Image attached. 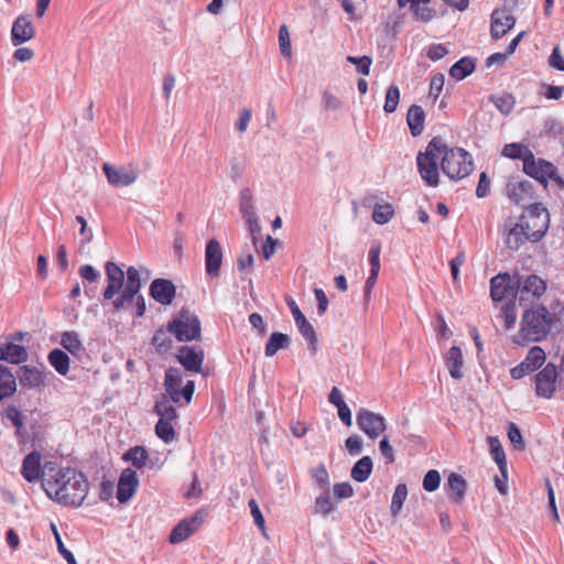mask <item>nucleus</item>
<instances>
[{"label": "nucleus", "mask_w": 564, "mask_h": 564, "mask_svg": "<svg viewBox=\"0 0 564 564\" xmlns=\"http://www.w3.org/2000/svg\"><path fill=\"white\" fill-rule=\"evenodd\" d=\"M61 345L64 349L74 356H78L84 350L79 335L74 330L62 333Z\"/></svg>", "instance_id": "obj_38"}, {"label": "nucleus", "mask_w": 564, "mask_h": 564, "mask_svg": "<svg viewBox=\"0 0 564 564\" xmlns=\"http://www.w3.org/2000/svg\"><path fill=\"white\" fill-rule=\"evenodd\" d=\"M176 294V288L172 281L155 279L150 285V295L162 305H170Z\"/></svg>", "instance_id": "obj_19"}, {"label": "nucleus", "mask_w": 564, "mask_h": 564, "mask_svg": "<svg viewBox=\"0 0 564 564\" xmlns=\"http://www.w3.org/2000/svg\"><path fill=\"white\" fill-rule=\"evenodd\" d=\"M505 243L510 250H518L525 241H530L522 223L508 218L503 225Z\"/></svg>", "instance_id": "obj_15"}, {"label": "nucleus", "mask_w": 564, "mask_h": 564, "mask_svg": "<svg viewBox=\"0 0 564 564\" xmlns=\"http://www.w3.org/2000/svg\"><path fill=\"white\" fill-rule=\"evenodd\" d=\"M431 0H414L411 11L416 20L427 22L432 19V10L427 7Z\"/></svg>", "instance_id": "obj_46"}, {"label": "nucleus", "mask_w": 564, "mask_h": 564, "mask_svg": "<svg viewBox=\"0 0 564 564\" xmlns=\"http://www.w3.org/2000/svg\"><path fill=\"white\" fill-rule=\"evenodd\" d=\"M44 466L41 467V454L39 452H31L28 454L22 463L21 474L29 482H34L39 479L43 481Z\"/></svg>", "instance_id": "obj_23"}, {"label": "nucleus", "mask_w": 564, "mask_h": 564, "mask_svg": "<svg viewBox=\"0 0 564 564\" xmlns=\"http://www.w3.org/2000/svg\"><path fill=\"white\" fill-rule=\"evenodd\" d=\"M441 167L451 180H462L474 170V160L470 153L462 148H447L444 143L442 150Z\"/></svg>", "instance_id": "obj_5"}, {"label": "nucleus", "mask_w": 564, "mask_h": 564, "mask_svg": "<svg viewBox=\"0 0 564 564\" xmlns=\"http://www.w3.org/2000/svg\"><path fill=\"white\" fill-rule=\"evenodd\" d=\"M497 318L502 321L503 328L506 330L512 329L518 318L516 303L513 301L503 303L500 307V313L497 315Z\"/></svg>", "instance_id": "obj_39"}, {"label": "nucleus", "mask_w": 564, "mask_h": 564, "mask_svg": "<svg viewBox=\"0 0 564 564\" xmlns=\"http://www.w3.org/2000/svg\"><path fill=\"white\" fill-rule=\"evenodd\" d=\"M516 19L503 9H496L491 14V36L496 40L501 39L513 28Z\"/></svg>", "instance_id": "obj_21"}, {"label": "nucleus", "mask_w": 564, "mask_h": 564, "mask_svg": "<svg viewBox=\"0 0 564 564\" xmlns=\"http://www.w3.org/2000/svg\"><path fill=\"white\" fill-rule=\"evenodd\" d=\"M279 46L281 54L284 57L291 58L292 56V48H291V40H290V33L286 28V25H281L279 30Z\"/></svg>", "instance_id": "obj_51"}, {"label": "nucleus", "mask_w": 564, "mask_h": 564, "mask_svg": "<svg viewBox=\"0 0 564 564\" xmlns=\"http://www.w3.org/2000/svg\"><path fill=\"white\" fill-rule=\"evenodd\" d=\"M380 247L375 246L369 250V262H370V272L373 274H379L380 271Z\"/></svg>", "instance_id": "obj_63"}, {"label": "nucleus", "mask_w": 564, "mask_h": 564, "mask_svg": "<svg viewBox=\"0 0 564 564\" xmlns=\"http://www.w3.org/2000/svg\"><path fill=\"white\" fill-rule=\"evenodd\" d=\"M492 102L501 113H509L514 107V98L510 94L491 97Z\"/></svg>", "instance_id": "obj_49"}, {"label": "nucleus", "mask_w": 564, "mask_h": 564, "mask_svg": "<svg viewBox=\"0 0 564 564\" xmlns=\"http://www.w3.org/2000/svg\"><path fill=\"white\" fill-rule=\"evenodd\" d=\"M474 70V61L469 57H463L451 67L449 75L457 80H462L470 75Z\"/></svg>", "instance_id": "obj_42"}, {"label": "nucleus", "mask_w": 564, "mask_h": 564, "mask_svg": "<svg viewBox=\"0 0 564 564\" xmlns=\"http://www.w3.org/2000/svg\"><path fill=\"white\" fill-rule=\"evenodd\" d=\"M545 362V352L540 346H533L527 354L524 360L510 370V376L519 380L524 376L534 372Z\"/></svg>", "instance_id": "obj_12"}, {"label": "nucleus", "mask_w": 564, "mask_h": 564, "mask_svg": "<svg viewBox=\"0 0 564 564\" xmlns=\"http://www.w3.org/2000/svg\"><path fill=\"white\" fill-rule=\"evenodd\" d=\"M123 458L127 460H131L133 466H135L137 468H141L142 466L145 465V462L148 459V452L143 447L135 446L129 449L124 454Z\"/></svg>", "instance_id": "obj_48"}, {"label": "nucleus", "mask_w": 564, "mask_h": 564, "mask_svg": "<svg viewBox=\"0 0 564 564\" xmlns=\"http://www.w3.org/2000/svg\"><path fill=\"white\" fill-rule=\"evenodd\" d=\"M154 412L159 415V421L177 423L178 415L176 409L166 395H162L161 400L156 401Z\"/></svg>", "instance_id": "obj_33"}, {"label": "nucleus", "mask_w": 564, "mask_h": 564, "mask_svg": "<svg viewBox=\"0 0 564 564\" xmlns=\"http://www.w3.org/2000/svg\"><path fill=\"white\" fill-rule=\"evenodd\" d=\"M183 378L182 373L176 368H170L164 378V387L166 391V397L170 401L174 403H178L181 401V389H182Z\"/></svg>", "instance_id": "obj_24"}, {"label": "nucleus", "mask_w": 564, "mask_h": 564, "mask_svg": "<svg viewBox=\"0 0 564 564\" xmlns=\"http://www.w3.org/2000/svg\"><path fill=\"white\" fill-rule=\"evenodd\" d=\"M445 83V77L443 74L438 73L434 75L430 83V91L429 95L433 100H436L443 89Z\"/></svg>", "instance_id": "obj_57"}, {"label": "nucleus", "mask_w": 564, "mask_h": 564, "mask_svg": "<svg viewBox=\"0 0 564 564\" xmlns=\"http://www.w3.org/2000/svg\"><path fill=\"white\" fill-rule=\"evenodd\" d=\"M175 425H176V423L158 421V423L155 425V434L163 442L171 443L176 437Z\"/></svg>", "instance_id": "obj_44"}, {"label": "nucleus", "mask_w": 564, "mask_h": 564, "mask_svg": "<svg viewBox=\"0 0 564 564\" xmlns=\"http://www.w3.org/2000/svg\"><path fill=\"white\" fill-rule=\"evenodd\" d=\"M358 427L371 440H376L387 429L386 419L367 409H360L357 413Z\"/></svg>", "instance_id": "obj_11"}, {"label": "nucleus", "mask_w": 564, "mask_h": 564, "mask_svg": "<svg viewBox=\"0 0 564 564\" xmlns=\"http://www.w3.org/2000/svg\"><path fill=\"white\" fill-rule=\"evenodd\" d=\"M105 272L107 286L102 295L105 300H112L115 295L119 294L112 301V306L116 311L126 308L133 302L134 296L142 288V275H144V280L151 276L150 270L142 265L139 268L131 265L124 272L118 264L111 261L106 263Z\"/></svg>", "instance_id": "obj_2"}, {"label": "nucleus", "mask_w": 564, "mask_h": 564, "mask_svg": "<svg viewBox=\"0 0 564 564\" xmlns=\"http://www.w3.org/2000/svg\"><path fill=\"white\" fill-rule=\"evenodd\" d=\"M221 262L223 251L220 243L216 239H212L207 242L205 252L206 273L212 278L218 276Z\"/></svg>", "instance_id": "obj_22"}, {"label": "nucleus", "mask_w": 564, "mask_h": 564, "mask_svg": "<svg viewBox=\"0 0 564 564\" xmlns=\"http://www.w3.org/2000/svg\"><path fill=\"white\" fill-rule=\"evenodd\" d=\"M508 438L514 445L516 448L522 449L524 447V442L522 438V434L520 429L516 423L511 422L508 426Z\"/></svg>", "instance_id": "obj_58"}, {"label": "nucleus", "mask_w": 564, "mask_h": 564, "mask_svg": "<svg viewBox=\"0 0 564 564\" xmlns=\"http://www.w3.org/2000/svg\"><path fill=\"white\" fill-rule=\"evenodd\" d=\"M51 529L53 531V534H54V538H55V541L57 544V550L61 553V555L64 557V560L68 564H76V558H75L74 554L65 547V545L62 541V538L58 533V530L54 523H51Z\"/></svg>", "instance_id": "obj_52"}, {"label": "nucleus", "mask_w": 564, "mask_h": 564, "mask_svg": "<svg viewBox=\"0 0 564 564\" xmlns=\"http://www.w3.org/2000/svg\"><path fill=\"white\" fill-rule=\"evenodd\" d=\"M249 508H250V512H251V516L253 518L254 524L262 532H264V530H265V525H264L265 521H264L263 514H262L258 503L256 502V500L251 499L249 501Z\"/></svg>", "instance_id": "obj_59"}, {"label": "nucleus", "mask_w": 564, "mask_h": 564, "mask_svg": "<svg viewBox=\"0 0 564 564\" xmlns=\"http://www.w3.org/2000/svg\"><path fill=\"white\" fill-rule=\"evenodd\" d=\"M466 487V480L456 473L449 474L444 485L448 498L454 502H460L464 499Z\"/></svg>", "instance_id": "obj_26"}, {"label": "nucleus", "mask_w": 564, "mask_h": 564, "mask_svg": "<svg viewBox=\"0 0 564 564\" xmlns=\"http://www.w3.org/2000/svg\"><path fill=\"white\" fill-rule=\"evenodd\" d=\"M17 391L15 376L6 366H0V401L13 395Z\"/></svg>", "instance_id": "obj_32"}, {"label": "nucleus", "mask_w": 564, "mask_h": 564, "mask_svg": "<svg viewBox=\"0 0 564 564\" xmlns=\"http://www.w3.org/2000/svg\"><path fill=\"white\" fill-rule=\"evenodd\" d=\"M178 362L189 372H202L204 350L199 346H182L176 356Z\"/></svg>", "instance_id": "obj_16"}, {"label": "nucleus", "mask_w": 564, "mask_h": 564, "mask_svg": "<svg viewBox=\"0 0 564 564\" xmlns=\"http://www.w3.org/2000/svg\"><path fill=\"white\" fill-rule=\"evenodd\" d=\"M169 328L166 330L164 329H158L153 336L152 344L155 346L159 350H166L171 347L172 339L170 337Z\"/></svg>", "instance_id": "obj_53"}, {"label": "nucleus", "mask_w": 564, "mask_h": 564, "mask_svg": "<svg viewBox=\"0 0 564 564\" xmlns=\"http://www.w3.org/2000/svg\"><path fill=\"white\" fill-rule=\"evenodd\" d=\"M406 497H408L406 485L399 484L395 487V490H394L392 499H391L390 511L393 517H397L401 512Z\"/></svg>", "instance_id": "obj_43"}, {"label": "nucleus", "mask_w": 564, "mask_h": 564, "mask_svg": "<svg viewBox=\"0 0 564 564\" xmlns=\"http://www.w3.org/2000/svg\"><path fill=\"white\" fill-rule=\"evenodd\" d=\"M507 195L517 205H525L534 198L532 182L528 180H513L507 184Z\"/></svg>", "instance_id": "obj_17"}, {"label": "nucleus", "mask_w": 564, "mask_h": 564, "mask_svg": "<svg viewBox=\"0 0 564 564\" xmlns=\"http://www.w3.org/2000/svg\"><path fill=\"white\" fill-rule=\"evenodd\" d=\"M393 215V209L390 204L377 205L372 213V220L379 225L387 224Z\"/></svg>", "instance_id": "obj_50"}, {"label": "nucleus", "mask_w": 564, "mask_h": 564, "mask_svg": "<svg viewBox=\"0 0 564 564\" xmlns=\"http://www.w3.org/2000/svg\"><path fill=\"white\" fill-rule=\"evenodd\" d=\"M445 364L453 379H460L463 377L464 357L459 347L453 346L449 348L445 355Z\"/></svg>", "instance_id": "obj_28"}, {"label": "nucleus", "mask_w": 564, "mask_h": 564, "mask_svg": "<svg viewBox=\"0 0 564 564\" xmlns=\"http://www.w3.org/2000/svg\"><path fill=\"white\" fill-rule=\"evenodd\" d=\"M82 279L93 283L96 282L99 278V272L90 264H84L79 268L78 271Z\"/></svg>", "instance_id": "obj_62"}, {"label": "nucleus", "mask_w": 564, "mask_h": 564, "mask_svg": "<svg viewBox=\"0 0 564 564\" xmlns=\"http://www.w3.org/2000/svg\"><path fill=\"white\" fill-rule=\"evenodd\" d=\"M17 377L23 387L37 388L44 383L45 373L34 366H22L19 368Z\"/></svg>", "instance_id": "obj_25"}, {"label": "nucleus", "mask_w": 564, "mask_h": 564, "mask_svg": "<svg viewBox=\"0 0 564 564\" xmlns=\"http://www.w3.org/2000/svg\"><path fill=\"white\" fill-rule=\"evenodd\" d=\"M487 441L492 458L496 460L502 476L507 478V460L500 441L495 436H488Z\"/></svg>", "instance_id": "obj_37"}, {"label": "nucleus", "mask_w": 564, "mask_h": 564, "mask_svg": "<svg viewBox=\"0 0 564 564\" xmlns=\"http://www.w3.org/2000/svg\"><path fill=\"white\" fill-rule=\"evenodd\" d=\"M447 54L448 50L443 44H433L427 51V57L432 61H438Z\"/></svg>", "instance_id": "obj_64"}, {"label": "nucleus", "mask_w": 564, "mask_h": 564, "mask_svg": "<svg viewBox=\"0 0 564 564\" xmlns=\"http://www.w3.org/2000/svg\"><path fill=\"white\" fill-rule=\"evenodd\" d=\"M372 466V459L369 456H364L352 466L351 478L358 482L366 481L371 475Z\"/></svg>", "instance_id": "obj_36"}, {"label": "nucleus", "mask_w": 564, "mask_h": 564, "mask_svg": "<svg viewBox=\"0 0 564 564\" xmlns=\"http://www.w3.org/2000/svg\"><path fill=\"white\" fill-rule=\"evenodd\" d=\"M441 476L435 469L429 470L423 478V488L429 492L435 491L440 487Z\"/></svg>", "instance_id": "obj_54"}, {"label": "nucleus", "mask_w": 564, "mask_h": 564, "mask_svg": "<svg viewBox=\"0 0 564 564\" xmlns=\"http://www.w3.org/2000/svg\"><path fill=\"white\" fill-rule=\"evenodd\" d=\"M28 357L25 347L21 345L8 343L0 347V359L10 364H22L28 360Z\"/></svg>", "instance_id": "obj_27"}, {"label": "nucleus", "mask_w": 564, "mask_h": 564, "mask_svg": "<svg viewBox=\"0 0 564 564\" xmlns=\"http://www.w3.org/2000/svg\"><path fill=\"white\" fill-rule=\"evenodd\" d=\"M444 150V140L442 138H433L424 152H420L416 158L419 173L422 180L432 187L438 185V160Z\"/></svg>", "instance_id": "obj_4"}, {"label": "nucleus", "mask_w": 564, "mask_h": 564, "mask_svg": "<svg viewBox=\"0 0 564 564\" xmlns=\"http://www.w3.org/2000/svg\"><path fill=\"white\" fill-rule=\"evenodd\" d=\"M406 122L413 137H419L424 130L425 112L421 106L412 105L406 113Z\"/></svg>", "instance_id": "obj_29"}, {"label": "nucleus", "mask_w": 564, "mask_h": 564, "mask_svg": "<svg viewBox=\"0 0 564 564\" xmlns=\"http://www.w3.org/2000/svg\"><path fill=\"white\" fill-rule=\"evenodd\" d=\"M322 104L328 111H338L343 107L341 100L329 91H324L322 96Z\"/></svg>", "instance_id": "obj_56"}, {"label": "nucleus", "mask_w": 564, "mask_h": 564, "mask_svg": "<svg viewBox=\"0 0 564 564\" xmlns=\"http://www.w3.org/2000/svg\"><path fill=\"white\" fill-rule=\"evenodd\" d=\"M138 486L137 473L131 468L123 469L118 480L117 499L119 502L123 503L130 500Z\"/></svg>", "instance_id": "obj_18"}, {"label": "nucleus", "mask_w": 564, "mask_h": 564, "mask_svg": "<svg viewBox=\"0 0 564 564\" xmlns=\"http://www.w3.org/2000/svg\"><path fill=\"white\" fill-rule=\"evenodd\" d=\"M511 276L508 273L498 274L490 281V296L495 302L501 301L508 294Z\"/></svg>", "instance_id": "obj_31"}, {"label": "nucleus", "mask_w": 564, "mask_h": 564, "mask_svg": "<svg viewBox=\"0 0 564 564\" xmlns=\"http://www.w3.org/2000/svg\"><path fill=\"white\" fill-rule=\"evenodd\" d=\"M295 324L302 336L308 343V349L312 354H315L317 350V336L313 325L306 319V317L301 318L295 322Z\"/></svg>", "instance_id": "obj_40"}, {"label": "nucleus", "mask_w": 564, "mask_h": 564, "mask_svg": "<svg viewBox=\"0 0 564 564\" xmlns=\"http://www.w3.org/2000/svg\"><path fill=\"white\" fill-rule=\"evenodd\" d=\"M523 172L536 180L544 188L549 180L553 181L560 189L564 188V180L558 175L556 166L544 159H536L534 154L530 155L523 164Z\"/></svg>", "instance_id": "obj_8"}, {"label": "nucleus", "mask_w": 564, "mask_h": 564, "mask_svg": "<svg viewBox=\"0 0 564 564\" xmlns=\"http://www.w3.org/2000/svg\"><path fill=\"white\" fill-rule=\"evenodd\" d=\"M204 521V513L202 510L195 512L194 516L181 520L172 530L169 542L171 544H177L191 535H193L202 525Z\"/></svg>", "instance_id": "obj_14"}, {"label": "nucleus", "mask_w": 564, "mask_h": 564, "mask_svg": "<svg viewBox=\"0 0 564 564\" xmlns=\"http://www.w3.org/2000/svg\"><path fill=\"white\" fill-rule=\"evenodd\" d=\"M292 344V339L289 335L274 332L270 335L265 348L264 355L267 357L274 356L280 349H288Z\"/></svg>", "instance_id": "obj_30"}, {"label": "nucleus", "mask_w": 564, "mask_h": 564, "mask_svg": "<svg viewBox=\"0 0 564 564\" xmlns=\"http://www.w3.org/2000/svg\"><path fill=\"white\" fill-rule=\"evenodd\" d=\"M502 155L509 159H521L523 164L529 160L530 155H533V152L522 143H509L506 144L502 149Z\"/></svg>", "instance_id": "obj_41"}, {"label": "nucleus", "mask_w": 564, "mask_h": 564, "mask_svg": "<svg viewBox=\"0 0 564 564\" xmlns=\"http://www.w3.org/2000/svg\"><path fill=\"white\" fill-rule=\"evenodd\" d=\"M88 481L74 468H57L46 463L43 470V489L46 495L64 506L79 507L88 494Z\"/></svg>", "instance_id": "obj_1"}, {"label": "nucleus", "mask_w": 564, "mask_h": 564, "mask_svg": "<svg viewBox=\"0 0 564 564\" xmlns=\"http://www.w3.org/2000/svg\"><path fill=\"white\" fill-rule=\"evenodd\" d=\"M102 171L108 183L115 187H127L134 184L140 175L139 167L133 163L113 165L104 163Z\"/></svg>", "instance_id": "obj_10"}, {"label": "nucleus", "mask_w": 564, "mask_h": 564, "mask_svg": "<svg viewBox=\"0 0 564 564\" xmlns=\"http://www.w3.org/2000/svg\"><path fill=\"white\" fill-rule=\"evenodd\" d=\"M514 278L520 302L540 301L547 290V282L538 274H517Z\"/></svg>", "instance_id": "obj_9"}, {"label": "nucleus", "mask_w": 564, "mask_h": 564, "mask_svg": "<svg viewBox=\"0 0 564 564\" xmlns=\"http://www.w3.org/2000/svg\"><path fill=\"white\" fill-rule=\"evenodd\" d=\"M200 321L198 316L188 310H182L178 315L169 323V332L174 334L178 341H192L200 338Z\"/></svg>", "instance_id": "obj_7"}, {"label": "nucleus", "mask_w": 564, "mask_h": 564, "mask_svg": "<svg viewBox=\"0 0 564 564\" xmlns=\"http://www.w3.org/2000/svg\"><path fill=\"white\" fill-rule=\"evenodd\" d=\"M556 314L542 303L532 304L521 314L518 332L511 336L514 346L524 347L530 343L544 340L551 333Z\"/></svg>", "instance_id": "obj_3"}, {"label": "nucleus", "mask_w": 564, "mask_h": 564, "mask_svg": "<svg viewBox=\"0 0 564 564\" xmlns=\"http://www.w3.org/2000/svg\"><path fill=\"white\" fill-rule=\"evenodd\" d=\"M334 495L337 499L350 498L354 495V489L349 482L335 484Z\"/></svg>", "instance_id": "obj_61"}, {"label": "nucleus", "mask_w": 564, "mask_h": 564, "mask_svg": "<svg viewBox=\"0 0 564 564\" xmlns=\"http://www.w3.org/2000/svg\"><path fill=\"white\" fill-rule=\"evenodd\" d=\"M550 67L564 72V56L561 52L560 46H555L549 57Z\"/></svg>", "instance_id": "obj_60"}, {"label": "nucleus", "mask_w": 564, "mask_h": 564, "mask_svg": "<svg viewBox=\"0 0 564 564\" xmlns=\"http://www.w3.org/2000/svg\"><path fill=\"white\" fill-rule=\"evenodd\" d=\"M400 101V90L395 85H391L386 93L383 110L387 113H392L397 110Z\"/></svg>", "instance_id": "obj_47"}, {"label": "nucleus", "mask_w": 564, "mask_h": 564, "mask_svg": "<svg viewBox=\"0 0 564 564\" xmlns=\"http://www.w3.org/2000/svg\"><path fill=\"white\" fill-rule=\"evenodd\" d=\"M557 369L555 365L547 364L535 377V394L539 398L551 399L556 389Z\"/></svg>", "instance_id": "obj_13"}, {"label": "nucleus", "mask_w": 564, "mask_h": 564, "mask_svg": "<svg viewBox=\"0 0 564 564\" xmlns=\"http://www.w3.org/2000/svg\"><path fill=\"white\" fill-rule=\"evenodd\" d=\"M2 419H7L15 429V436L22 437L24 435V420L25 415L15 406L8 405L1 413Z\"/></svg>", "instance_id": "obj_35"}, {"label": "nucleus", "mask_w": 564, "mask_h": 564, "mask_svg": "<svg viewBox=\"0 0 564 564\" xmlns=\"http://www.w3.org/2000/svg\"><path fill=\"white\" fill-rule=\"evenodd\" d=\"M47 360L58 375L66 376L69 372L70 359L62 349L55 348L50 351Z\"/></svg>", "instance_id": "obj_34"}, {"label": "nucleus", "mask_w": 564, "mask_h": 564, "mask_svg": "<svg viewBox=\"0 0 564 564\" xmlns=\"http://www.w3.org/2000/svg\"><path fill=\"white\" fill-rule=\"evenodd\" d=\"M333 510L334 506L330 499V494L328 490H326L315 499L314 512L317 514H322L323 517H326Z\"/></svg>", "instance_id": "obj_45"}, {"label": "nucleus", "mask_w": 564, "mask_h": 564, "mask_svg": "<svg viewBox=\"0 0 564 564\" xmlns=\"http://www.w3.org/2000/svg\"><path fill=\"white\" fill-rule=\"evenodd\" d=\"M347 62L356 65V69L358 73H360L365 76L369 75L370 65L372 63V61L369 56H361V57L348 56Z\"/></svg>", "instance_id": "obj_55"}, {"label": "nucleus", "mask_w": 564, "mask_h": 564, "mask_svg": "<svg viewBox=\"0 0 564 564\" xmlns=\"http://www.w3.org/2000/svg\"><path fill=\"white\" fill-rule=\"evenodd\" d=\"M35 35L34 26L29 17L20 15L15 19L11 30V42L14 46L21 45Z\"/></svg>", "instance_id": "obj_20"}, {"label": "nucleus", "mask_w": 564, "mask_h": 564, "mask_svg": "<svg viewBox=\"0 0 564 564\" xmlns=\"http://www.w3.org/2000/svg\"><path fill=\"white\" fill-rule=\"evenodd\" d=\"M522 223L530 241H539L547 231L550 216L547 209L541 203H533L525 208L519 218Z\"/></svg>", "instance_id": "obj_6"}]
</instances>
